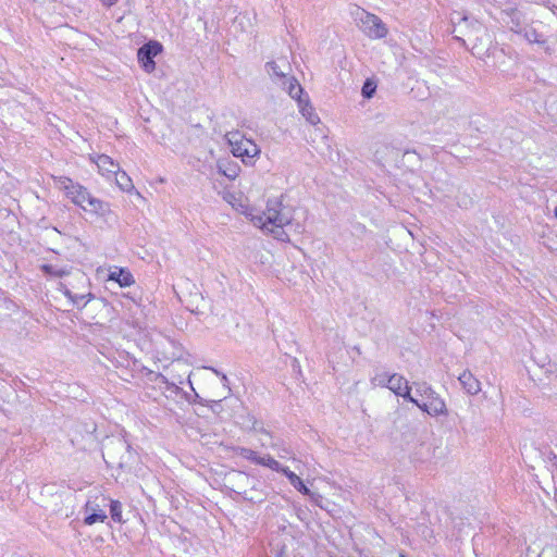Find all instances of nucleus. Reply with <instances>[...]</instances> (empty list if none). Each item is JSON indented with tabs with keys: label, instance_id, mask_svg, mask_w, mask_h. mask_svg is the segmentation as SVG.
<instances>
[{
	"label": "nucleus",
	"instance_id": "2eb2a0df",
	"mask_svg": "<svg viewBox=\"0 0 557 557\" xmlns=\"http://www.w3.org/2000/svg\"><path fill=\"white\" fill-rule=\"evenodd\" d=\"M265 71L275 84L285 85V79L287 75L276 62H267Z\"/></svg>",
	"mask_w": 557,
	"mask_h": 557
},
{
	"label": "nucleus",
	"instance_id": "5701e85b",
	"mask_svg": "<svg viewBox=\"0 0 557 557\" xmlns=\"http://www.w3.org/2000/svg\"><path fill=\"white\" fill-rule=\"evenodd\" d=\"M256 463L268 467L273 471L281 469V463L276 461L274 458H272L270 455L258 456Z\"/></svg>",
	"mask_w": 557,
	"mask_h": 557
},
{
	"label": "nucleus",
	"instance_id": "6ab92c4d",
	"mask_svg": "<svg viewBox=\"0 0 557 557\" xmlns=\"http://www.w3.org/2000/svg\"><path fill=\"white\" fill-rule=\"evenodd\" d=\"M475 39H480V42H475L471 47V52L479 59H485L490 57V47L483 45L482 37L475 36Z\"/></svg>",
	"mask_w": 557,
	"mask_h": 557
},
{
	"label": "nucleus",
	"instance_id": "f704fd0d",
	"mask_svg": "<svg viewBox=\"0 0 557 557\" xmlns=\"http://www.w3.org/2000/svg\"><path fill=\"white\" fill-rule=\"evenodd\" d=\"M101 3L107 7V8H111L112 5H114L119 0H100Z\"/></svg>",
	"mask_w": 557,
	"mask_h": 557
},
{
	"label": "nucleus",
	"instance_id": "39448f33",
	"mask_svg": "<svg viewBox=\"0 0 557 557\" xmlns=\"http://www.w3.org/2000/svg\"><path fill=\"white\" fill-rule=\"evenodd\" d=\"M226 139L234 157L240 158L244 162L251 161L260 153L258 146L238 132L227 133Z\"/></svg>",
	"mask_w": 557,
	"mask_h": 557
},
{
	"label": "nucleus",
	"instance_id": "b1692460",
	"mask_svg": "<svg viewBox=\"0 0 557 557\" xmlns=\"http://www.w3.org/2000/svg\"><path fill=\"white\" fill-rule=\"evenodd\" d=\"M523 37L530 44L543 45L545 42V40L542 39V36L537 34V32L534 28H525L523 32Z\"/></svg>",
	"mask_w": 557,
	"mask_h": 557
},
{
	"label": "nucleus",
	"instance_id": "c85d7f7f",
	"mask_svg": "<svg viewBox=\"0 0 557 557\" xmlns=\"http://www.w3.org/2000/svg\"><path fill=\"white\" fill-rule=\"evenodd\" d=\"M216 375H221V380H222V383H223V387H224V393H222L220 396L222 398H226L230 393H231V388L228 387V379L225 374H221L216 369H213V368H210Z\"/></svg>",
	"mask_w": 557,
	"mask_h": 557
},
{
	"label": "nucleus",
	"instance_id": "473e14b6",
	"mask_svg": "<svg viewBox=\"0 0 557 557\" xmlns=\"http://www.w3.org/2000/svg\"><path fill=\"white\" fill-rule=\"evenodd\" d=\"M276 472H282L283 474H285V476L289 480V475H297L296 473H294L293 471H290L288 468L286 467H283L281 465V469L278 470H275Z\"/></svg>",
	"mask_w": 557,
	"mask_h": 557
},
{
	"label": "nucleus",
	"instance_id": "f8f14e48",
	"mask_svg": "<svg viewBox=\"0 0 557 557\" xmlns=\"http://www.w3.org/2000/svg\"><path fill=\"white\" fill-rule=\"evenodd\" d=\"M90 159L97 164L99 173L108 178L113 176V174H117L120 171V164L107 154H99Z\"/></svg>",
	"mask_w": 557,
	"mask_h": 557
},
{
	"label": "nucleus",
	"instance_id": "72a5a7b5",
	"mask_svg": "<svg viewBox=\"0 0 557 557\" xmlns=\"http://www.w3.org/2000/svg\"><path fill=\"white\" fill-rule=\"evenodd\" d=\"M249 421H251V425H250V428H251L252 430H255V431H261V432H263L264 434H267V435H268V432H267L265 430H263V428H260V429H258V428H257V424H258V423H257V421L253 419V417H249Z\"/></svg>",
	"mask_w": 557,
	"mask_h": 557
},
{
	"label": "nucleus",
	"instance_id": "4be33fe9",
	"mask_svg": "<svg viewBox=\"0 0 557 557\" xmlns=\"http://www.w3.org/2000/svg\"><path fill=\"white\" fill-rule=\"evenodd\" d=\"M416 393L421 396V400L429 398L435 394H437L429 384L426 383H414Z\"/></svg>",
	"mask_w": 557,
	"mask_h": 557
},
{
	"label": "nucleus",
	"instance_id": "aec40b11",
	"mask_svg": "<svg viewBox=\"0 0 557 557\" xmlns=\"http://www.w3.org/2000/svg\"><path fill=\"white\" fill-rule=\"evenodd\" d=\"M41 269L46 274L55 276V277H62V276L71 274V271L69 269L58 268L52 264H44V265H41Z\"/></svg>",
	"mask_w": 557,
	"mask_h": 557
},
{
	"label": "nucleus",
	"instance_id": "cd10ccee",
	"mask_svg": "<svg viewBox=\"0 0 557 557\" xmlns=\"http://www.w3.org/2000/svg\"><path fill=\"white\" fill-rule=\"evenodd\" d=\"M473 35H484L487 37L485 28L479 22L471 23V29L468 34L469 39H471Z\"/></svg>",
	"mask_w": 557,
	"mask_h": 557
},
{
	"label": "nucleus",
	"instance_id": "7c9ffc66",
	"mask_svg": "<svg viewBox=\"0 0 557 557\" xmlns=\"http://www.w3.org/2000/svg\"><path fill=\"white\" fill-rule=\"evenodd\" d=\"M375 90V86H372V84H370L369 82H367L363 87H362V95L366 97V98H371L372 97V94L374 92Z\"/></svg>",
	"mask_w": 557,
	"mask_h": 557
},
{
	"label": "nucleus",
	"instance_id": "7ed1b4c3",
	"mask_svg": "<svg viewBox=\"0 0 557 557\" xmlns=\"http://www.w3.org/2000/svg\"><path fill=\"white\" fill-rule=\"evenodd\" d=\"M358 27L371 39H382L388 34V29L383 21L375 14L369 13L358 8L354 13Z\"/></svg>",
	"mask_w": 557,
	"mask_h": 557
},
{
	"label": "nucleus",
	"instance_id": "ddd939ff",
	"mask_svg": "<svg viewBox=\"0 0 557 557\" xmlns=\"http://www.w3.org/2000/svg\"><path fill=\"white\" fill-rule=\"evenodd\" d=\"M109 281L116 282L121 287H128L135 283L133 274L127 269L117 267L110 270Z\"/></svg>",
	"mask_w": 557,
	"mask_h": 557
},
{
	"label": "nucleus",
	"instance_id": "c756f323",
	"mask_svg": "<svg viewBox=\"0 0 557 557\" xmlns=\"http://www.w3.org/2000/svg\"><path fill=\"white\" fill-rule=\"evenodd\" d=\"M306 495L310 497V500H311L314 505H317V506H319V507L323 508V496H322L321 494L315 493V492H311V491L309 490V494H306Z\"/></svg>",
	"mask_w": 557,
	"mask_h": 557
},
{
	"label": "nucleus",
	"instance_id": "f3484780",
	"mask_svg": "<svg viewBox=\"0 0 557 557\" xmlns=\"http://www.w3.org/2000/svg\"><path fill=\"white\" fill-rule=\"evenodd\" d=\"M281 86L288 92L292 98L296 99L298 102L299 100H302L300 97L302 94V87L296 78L287 76L285 79V85Z\"/></svg>",
	"mask_w": 557,
	"mask_h": 557
},
{
	"label": "nucleus",
	"instance_id": "a211bd4d",
	"mask_svg": "<svg viewBox=\"0 0 557 557\" xmlns=\"http://www.w3.org/2000/svg\"><path fill=\"white\" fill-rule=\"evenodd\" d=\"M115 176V182L117 186L124 191H131L134 188L131 177L123 171H119L117 174H113Z\"/></svg>",
	"mask_w": 557,
	"mask_h": 557
},
{
	"label": "nucleus",
	"instance_id": "20e7f679",
	"mask_svg": "<svg viewBox=\"0 0 557 557\" xmlns=\"http://www.w3.org/2000/svg\"><path fill=\"white\" fill-rule=\"evenodd\" d=\"M189 367L190 364L187 358L184 357L183 352H180L178 355L173 354L172 361L164 368L166 375L161 374L160 379L163 383L178 388L186 377L189 379Z\"/></svg>",
	"mask_w": 557,
	"mask_h": 557
},
{
	"label": "nucleus",
	"instance_id": "f257e3e1",
	"mask_svg": "<svg viewBox=\"0 0 557 557\" xmlns=\"http://www.w3.org/2000/svg\"><path fill=\"white\" fill-rule=\"evenodd\" d=\"M227 201L236 211L244 214L253 226L260 228L263 233L271 234L275 239L281 242L289 240L285 227L290 225L293 216L280 199H269L264 211L255 208L248 197L243 199L242 197L230 195Z\"/></svg>",
	"mask_w": 557,
	"mask_h": 557
},
{
	"label": "nucleus",
	"instance_id": "dca6fc26",
	"mask_svg": "<svg viewBox=\"0 0 557 557\" xmlns=\"http://www.w3.org/2000/svg\"><path fill=\"white\" fill-rule=\"evenodd\" d=\"M298 107L302 116L306 117L310 124L318 125L320 123L319 115L314 112L313 107L309 103L308 100H299Z\"/></svg>",
	"mask_w": 557,
	"mask_h": 557
},
{
	"label": "nucleus",
	"instance_id": "4468645a",
	"mask_svg": "<svg viewBox=\"0 0 557 557\" xmlns=\"http://www.w3.org/2000/svg\"><path fill=\"white\" fill-rule=\"evenodd\" d=\"M458 380L465 391L470 395H476L481 391V383L480 381L474 377V375L470 371H463L459 376Z\"/></svg>",
	"mask_w": 557,
	"mask_h": 557
},
{
	"label": "nucleus",
	"instance_id": "9b49d317",
	"mask_svg": "<svg viewBox=\"0 0 557 557\" xmlns=\"http://www.w3.org/2000/svg\"><path fill=\"white\" fill-rule=\"evenodd\" d=\"M103 507L104 505H100L97 499H88L84 506V523L86 525H92L98 522H104L107 519V513Z\"/></svg>",
	"mask_w": 557,
	"mask_h": 557
},
{
	"label": "nucleus",
	"instance_id": "2f4dec72",
	"mask_svg": "<svg viewBox=\"0 0 557 557\" xmlns=\"http://www.w3.org/2000/svg\"><path fill=\"white\" fill-rule=\"evenodd\" d=\"M451 22L455 24L456 22H458L459 24L460 23H465L466 25L469 24V21H468V17L467 16H460L459 13H455L453 14L451 16Z\"/></svg>",
	"mask_w": 557,
	"mask_h": 557
},
{
	"label": "nucleus",
	"instance_id": "6e6552de",
	"mask_svg": "<svg viewBox=\"0 0 557 557\" xmlns=\"http://www.w3.org/2000/svg\"><path fill=\"white\" fill-rule=\"evenodd\" d=\"M387 388L395 395L408 399L412 404H418V399L411 396L409 382L400 374L394 373L388 376Z\"/></svg>",
	"mask_w": 557,
	"mask_h": 557
},
{
	"label": "nucleus",
	"instance_id": "412c9836",
	"mask_svg": "<svg viewBox=\"0 0 557 557\" xmlns=\"http://www.w3.org/2000/svg\"><path fill=\"white\" fill-rule=\"evenodd\" d=\"M110 515L113 521L123 523L124 520L122 518V504L119 500L111 499L110 500Z\"/></svg>",
	"mask_w": 557,
	"mask_h": 557
},
{
	"label": "nucleus",
	"instance_id": "9d476101",
	"mask_svg": "<svg viewBox=\"0 0 557 557\" xmlns=\"http://www.w3.org/2000/svg\"><path fill=\"white\" fill-rule=\"evenodd\" d=\"M82 209L87 213L103 221H108L113 215L110 203L99 198H96L92 195H90L87 199L86 208Z\"/></svg>",
	"mask_w": 557,
	"mask_h": 557
},
{
	"label": "nucleus",
	"instance_id": "1a4fd4ad",
	"mask_svg": "<svg viewBox=\"0 0 557 557\" xmlns=\"http://www.w3.org/2000/svg\"><path fill=\"white\" fill-rule=\"evenodd\" d=\"M414 405L431 417L447 416L448 413L446 403L438 394L425 398L424 400L418 399V404Z\"/></svg>",
	"mask_w": 557,
	"mask_h": 557
},
{
	"label": "nucleus",
	"instance_id": "f03ea898",
	"mask_svg": "<svg viewBox=\"0 0 557 557\" xmlns=\"http://www.w3.org/2000/svg\"><path fill=\"white\" fill-rule=\"evenodd\" d=\"M76 285L69 287L61 283L60 290L72 301L77 308L85 307L92 298L94 295L89 292V282L85 273L76 271L73 274Z\"/></svg>",
	"mask_w": 557,
	"mask_h": 557
},
{
	"label": "nucleus",
	"instance_id": "bb28decb",
	"mask_svg": "<svg viewBox=\"0 0 557 557\" xmlns=\"http://www.w3.org/2000/svg\"><path fill=\"white\" fill-rule=\"evenodd\" d=\"M388 376L386 373H377L371 379V382L375 386L387 387Z\"/></svg>",
	"mask_w": 557,
	"mask_h": 557
},
{
	"label": "nucleus",
	"instance_id": "0eeeda50",
	"mask_svg": "<svg viewBox=\"0 0 557 557\" xmlns=\"http://www.w3.org/2000/svg\"><path fill=\"white\" fill-rule=\"evenodd\" d=\"M162 51V46L157 41H150L139 48L137 52L138 61L147 73H151L156 69L153 58Z\"/></svg>",
	"mask_w": 557,
	"mask_h": 557
},
{
	"label": "nucleus",
	"instance_id": "393cba45",
	"mask_svg": "<svg viewBox=\"0 0 557 557\" xmlns=\"http://www.w3.org/2000/svg\"><path fill=\"white\" fill-rule=\"evenodd\" d=\"M236 454L247 460H250L252 462H257V459H258V455L256 451H253L252 449H249V448H245V447H237L235 449Z\"/></svg>",
	"mask_w": 557,
	"mask_h": 557
},
{
	"label": "nucleus",
	"instance_id": "a878e982",
	"mask_svg": "<svg viewBox=\"0 0 557 557\" xmlns=\"http://www.w3.org/2000/svg\"><path fill=\"white\" fill-rule=\"evenodd\" d=\"M289 483L301 494H309V488L298 475H289Z\"/></svg>",
	"mask_w": 557,
	"mask_h": 557
},
{
	"label": "nucleus",
	"instance_id": "423d86ee",
	"mask_svg": "<svg viewBox=\"0 0 557 557\" xmlns=\"http://www.w3.org/2000/svg\"><path fill=\"white\" fill-rule=\"evenodd\" d=\"M55 185L74 205L86 208V201L91 195L86 187L66 176L55 178Z\"/></svg>",
	"mask_w": 557,
	"mask_h": 557
}]
</instances>
